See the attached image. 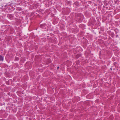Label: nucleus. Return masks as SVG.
I'll return each instance as SVG.
<instances>
[{
    "mask_svg": "<svg viewBox=\"0 0 120 120\" xmlns=\"http://www.w3.org/2000/svg\"><path fill=\"white\" fill-rule=\"evenodd\" d=\"M76 3H74V5H75V4H76Z\"/></svg>",
    "mask_w": 120,
    "mask_h": 120,
    "instance_id": "3",
    "label": "nucleus"
},
{
    "mask_svg": "<svg viewBox=\"0 0 120 120\" xmlns=\"http://www.w3.org/2000/svg\"><path fill=\"white\" fill-rule=\"evenodd\" d=\"M3 57L1 56L0 55V61H3Z\"/></svg>",
    "mask_w": 120,
    "mask_h": 120,
    "instance_id": "1",
    "label": "nucleus"
},
{
    "mask_svg": "<svg viewBox=\"0 0 120 120\" xmlns=\"http://www.w3.org/2000/svg\"><path fill=\"white\" fill-rule=\"evenodd\" d=\"M42 25H40V26L41 27H42Z\"/></svg>",
    "mask_w": 120,
    "mask_h": 120,
    "instance_id": "2",
    "label": "nucleus"
},
{
    "mask_svg": "<svg viewBox=\"0 0 120 120\" xmlns=\"http://www.w3.org/2000/svg\"><path fill=\"white\" fill-rule=\"evenodd\" d=\"M59 68V67H57V68L58 69Z\"/></svg>",
    "mask_w": 120,
    "mask_h": 120,
    "instance_id": "4",
    "label": "nucleus"
}]
</instances>
